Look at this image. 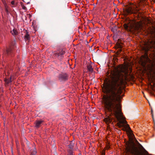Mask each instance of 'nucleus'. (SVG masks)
<instances>
[{
	"mask_svg": "<svg viewBox=\"0 0 155 155\" xmlns=\"http://www.w3.org/2000/svg\"><path fill=\"white\" fill-rule=\"evenodd\" d=\"M22 8L24 10H26V7L25 6H23L22 7Z\"/></svg>",
	"mask_w": 155,
	"mask_h": 155,
	"instance_id": "nucleus-20",
	"label": "nucleus"
},
{
	"mask_svg": "<svg viewBox=\"0 0 155 155\" xmlns=\"http://www.w3.org/2000/svg\"><path fill=\"white\" fill-rule=\"evenodd\" d=\"M59 79L61 81H65L68 79V76L66 74H61L59 75Z\"/></svg>",
	"mask_w": 155,
	"mask_h": 155,
	"instance_id": "nucleus-7",
	"label": "nucleus"
},
{
	"mask_svg": "<svg viewBox=\"0 0 155 155\" xmlns=\"http://www.w3.org/2000/svg\"><path fill=\"white\" fill-rule=\"evenodd\" d=\"M4 81L5 82V85L6 86H8L11 84V76L10 78H5L4 79Z\"/></svg>",
	"mask_w": 155,
	"mask_h": 155,
	"instance_id": "nucleus-8",
	"label": "nucleus"
},
{
	"mask_svg": "<svg viewBox=\"0 0 155 155\" xmlns=\"http://www.w3.org/2000/svg\"><path fill=\"white\" fill-rule=\"evenodd\" d=\"M43 120H37L35 122V126L38 128L41 126V124L43 122Z\"/></svg>",
	"mask_w": 155,
	"mask_h": 155,
	"instance_id": "nucleus-9",
	"label": "nucleus"
},
{
	"mask_svg": "<svg viewBox=\"0 0 155 155\" xmlns=\"http://www.w3.org/2000/svg\"><path fill=\"white\" fill-rule=\"evenodd\" d=\"M126 151L129 154H131L132 155H141L140 153L138 148L134 144H128L126 148Z\"/></svg>",
	"mask_w": 155,
	"mask_h": 155,
	"instance_id": "nucleus-2",
	"label": "nucleus"
},
{
	"mask_svg": "<svg viewBox=\"0 0 155 155\" xmlns=\"http://www.w3.org/2000/svg\"><path fill=\"white\" fill-rule=\"evenodd\" d=\"M140 61L143 66H145L147 63H150L151 60L149 58L147 54L145 53L144 55L141 56Z\"/></svg>",
	"mask_w": 155,
	"mask_h": 155,
	"instance_id": "nucleus-4",
	"label": "nucleus"
},
{
	"mask_svg": "<svg viewBox=\"0 0 155 155\" xmlns=\"http://www.w3.org/2000/svg\"><path fill=\"white\" fill-rule=\"evenodd\" d=\"M87 68L88 71L91 72H92L93 69L91 64H88L87 66Z\"/></svg>",
	"mask_w": 155,
	"mask_h": 155,
	"instance_id": "nucleus-10",
	"label": "nucleus"
},
{
	"mask_svg": "<svg viewBox=\"0 0 155 155\" xmlns=\"http://www.w3.org/2000/svg\"><path fill=\"white\" fill-rule=\"evenodd\" d=\"M36 151L35 150H34L31 151V154L30 155H36Z\"/></svg>",
	"mask_w": 155,
	"mask_h": 155,
	"instance_id": "nucleus-17",
	"label": "nucleus"
},
{
	"mask_svg": "<svg viewBox=\"0 0 155 155\" xmlns=\"http://www.w3.org/2000/svg\"><path fill=\"white\" fill-rule=\"evenodd\" d=\"M13 46H10L6 48V51L4 52V54H6L8 55L12 54L13 53Z\"/></svg>",
	"mask_w": 155,
	"mask_h": 155,
	"instance_id": "nucleus-6",
	"label": "nucleus"
},
{
	"mask_svg": "<svg viewBox=\"0 0 155 155\" xmlns=\"http://www.w3.org/2000/svg\"><path fill=\"white\" fill-rule=\"evenodd\" d=\"M63 54V53H62V52H59V53L57 52L55 54V56L57 57H58V56H62Z\"/></svg>",
	"mask_w": 155,
	"mask_h": 155,
	"instance_id": "nucleus-16",
	"label": "nucleus"
},
{
	"mask_svg": "<svg viewBox=\"0 0 155 155\" xmlns=\"http://www.w3.org/2000/svg\"><path fill=\"white\" fill-rule=\"evenodd\" d=\"M117 27L116 26H115L114 27H112L111 28V31L114 33H115L117 31Z\"/></svg>",
	"mask_w": 155,
	"mask_h": 155,
	"instance_id": "nucleus-15",
	"label": "nucleus"
},
{
	"mask_svg": "<svg viewBox=\"0 0 155 155\" xmlns=\"http://www.w3.org/2000/svg\"><path fill=\"white\" fill-rule=\"evenodd\" d=\"M114 71L111 74V80H107L104 82L102 87L103 92L106 94L103 96L102 103L104 105L106 112H107L109 116L104 119L107 123H110L116 118L118 121L117 123L119 127L126 130L129 134V138L132 141L134 137L129 125L126 124L127 122L122 115L120 103L123 96L121 95L122 91L120 87L124 80L125 72L123 70Z\"/></svg>",
	"mask_w": 155,
	"mask_h": 155,
	"instance_id": "nucleus-1",
	"label": "nucleus"
},
{
	"mask_svg": "<svg viewBox=\"0 0 155 155\" xmlns=\"http://www.w3.org/2000/svg\"><path fill=\"white\" fill-rule=\"evenodd\" d=\"M131 142L133 143V141H131Z\"/></svg>",
	"mask_w": 155,
	"mask_h": 155,
	"instance_id": "nucleus-21",
	"label": "nucleus"
},
{
	"mask_svg": "<svg viewBox=\"0 0 155 155\" xmlns=\"http://www.w3.org/2000/svg\"><path fill=\"white\" fill-rule=\"evenodd\" d=\"M139 27L140 28H142V24L141 22L139 23Z\"/></svg>",
	"mask_w": 155,
	"mask_h": 155,
	"instance_id": "nucleus-19",
	"label": "nucleus"
},
{
	"mask_svg": "<svg viewBox=\"0 0 155 155\" xmlns=\"http://www.w3.org/2000/svg\"><path fill=\"white\" fill-rule=\"evenodd\" d=\"M11 3L12 5V7H13L16 6V5H17V3H15L14 1H12V2H11Z\"/></svg>",
	"mask_w": 155,
	"mask_h": 155,
	"instance_id": "nucleus-14",
	"label": "nucleus"
},
{
	"mask_svg": "<svg viewBox=\"0 0 155 155\" xmlns=\"http://www.w3.org/2000/svg\"><path fill=\"white\" fill-rule=\"evenodd\" d=\"M139 9L137 6L133 5L130 7L126 9V12L128 14H136L138 12Z\"/></svg>",
	"mask_w": 155,
	"mask_h": 155,
	"instance_id": "nucleus-3",
	"label": "nucleus"
},
{
	"mask_svg": "<svg viewBox=\"0 0 155 155\" xmlns=\"http://www.w3.org/2000/svg\"><path fill=\"white\" fill-rule=\"evenodd\" d=\"M146 44L147 48L153 47L155 45V41L153 39L149 40Z\"/></svg>",
	"mask_w": 155,
	"mask_h": 155,
	"instance_id": "nucleus-5",
	"label": "nucleus"
},
{
	"mask_svg": "<svg viewBox=\"0 0 155 155\" xmlns=\"http://www.w3.org/2000/svg\"><path fill=\"white\" fill-rule=\"evenodd\" d=\"M11 32L12 34L14 35H16L18 34V32L15 29H13V30L11 31Z\"/></svg>",
	"mask_w": 155,
	"mask_h": 155,
	"instance_id": "nucleus-11",
	"label": "nucleus"
},
{
	"mask_svg": "<svg viewBox=\"0 0 155 155\" xmlns=\"http://www.w3.org/2000/svg\"><path fill=\"white\" fill-rule=\"evenodd\" d=\"M124 27L125 28V29L127 30H129V29H128V26L126 24H125L124 25Z\"/></svg>",
	"mask_w": 155,
	"mask_h": 155,
	"instance_id": "nucleus-18",
	"label": "nucleus"
},
{
	"mask_svg": "<svg viewBox=\"0 0 155 155\" xmlns=\"http://www.w3.org/2000/svg\"><path fill=\"white\" fill-rule=\"evenodd\" d=\"M25 41L29 40L30 39V36L28 32H27L26 35L25 36Z\"/></svg>",
	"mask_w": 155,
	"mask_h": 155,
	"instance_id": "nucleus-12",
	"label": "nucleus"
},
{
	"mask_svg": "<svg viewBox=\"0 0 155 155\" xmlns=\"http://www.w3.org/2000/svg\"><path fill=\"white\" fill-rule=\"evenodd\" d=\"M140 145V147H141L143 149H144L143 151V155H148V153L146 151L145 149H144L143 147V146L140 143H139Z\"/></svg>",
	"mask_w": 155,
	"mask_h": 155,
	"instance_id": "nucleus-13",
	"label": "nucleus"
}]
</instances>
